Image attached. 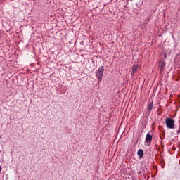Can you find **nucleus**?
Instances as JSON below:
<instances>
[{"label":"nucleus","mask_w":180,"mask_h":180,"mask_svg":"<svg viewBox=\"0 0 180 180\" xmlns=\"http://www.w3.org/2000/svg\"><path fill=\"white\" fill-rule=\"evenodd\" d=\"M153 140V136H151L150 134H148L146 136V143H151Z\"/></svg>","instance_id":"nucleus-5"},{"label":"nucleus","mask_w":180,"mask_h":180,"mask_svg":"<svg viewBox=\"0 0 180 180\" xmlns=\"http://www.w3.org/2000/svg\"><path fill=\"white\" fill-rule=\"evenodd\" d=\"M176 171L174 172V174H179V169L176 168Z\"/></svg>","instance_id":"nucleus-8"},{"label":"nucleus","mask_w":180,"mask_h":180,"mask_svg":"<svg viewBox=\"0 0 180 180\" xmlns=\"http://www.w3.org/2000/svg\"><path fill=\"white\" fill-rule=\"evenodd\" d=\"M153 110V103H150L148 105V110L151 111Z\"/></svg>","instance_id":"nucleus-7"},{"label":"nucleus","mask_w":180,"mask_h":180,"mask_svg":"<svg viewBox=\"0 0 180 180\" xmlns=\"http://www.w3.org/2000/svg\"><path fill=\"white\" fill-rule=\"evenodd\" d=\"M105 71V68L103 66L100 67L98 70L96 72V77L98 78V84H99V81H102V77L103 76V72Z\"/></svg>","instance_id":"nucleus-1"},{"label":"nucleus","mask_w":180,"mask_h":180,"mask_svg":"<svg viewBox=\"0 0 180 180\" xmlns=\"http://www.w3.org/2000/svg\"><path fill=\"white\" fill-rule=\"evenodd\" d=\"M159 68L160 71L162 72L165 68V61L164 60H160L159 62Z\"/></svg>","instance_id":"nucleus-3"},{"label":"nucleus","mask_w":180,"mask_h":180,"mask_svg":"<svg viewBox=\"0 0 180 180\" xmlns=\"http://www.w3.org/2000/svg\"><path fill=\"white\" fill-rule=\"evenodd\" d=\"M137 154H138L139 158H143V155H144V152L143 151V150L139 149V150H138Z\"/></svg>","instance_id":"nucleus-6"},{"label":"nucleus","mask_w":180,"mask_h":180,"mask_svg":"<svg viewBox=\"0 0 180 180\" xmlns=\"http://www.w3.org/2000/svg\"><path fill=\"white\" fill-rule=\"evenodd\" d=\"M165 123L167 129H174L175 126V122L172 118H166Z\"/></svg>","instance_id":"nucleus-2"},{"label":"nucleus","mask_w":180,"mask_h":180,"mask_svg":"<svg viewBox=\"0 0 180 180\" xmlns=\"http://www.w3.org/2000/svg\"><path fill=\"white\" fill-rule=\"evenodd\" d=\"M140 70V65H134L132 67V72L131 75H134L136 72H138V71Z\"/></svg>","instance_id":"nucleus-4"}]
</instances>
